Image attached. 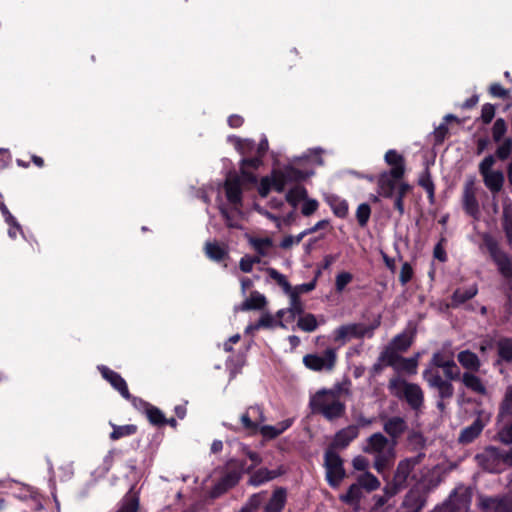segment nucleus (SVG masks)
<instances>
[{
  "mask_svg": "<svg viewBox=\"0 0 512 512\" xmlns=\"http://www.w3.org/2000/svg\"><path fill=\"white\" fill-rule=\"evenodd\" d=\"M482 245L485 247L492 259L497 265L498 271L504 278H512V258L499 248L498 241L489 233H482Z\"/></svg>",
  "mask_w": 512,
  "mask_h": 512,
  "instance_id": "nucleus-1",
  "label": "nucleus"
},
{
  "mask_svg": "<svg viewBox=\"0 0 512 512\" xmlns=\"http://www.w3.org/2000/svg\"><path fill=\"white\" fill-rule=\"evenodd\" d=\"M332 394L331 391L322 389L318 391L310 400V407L314 413L322 414L327 420L332 421L342 417L345 414L346 406L339 400H334L327 404L325 396Z\"/></svg>",
  "mask_w": 512,
  "mask_h": 512,
  "instance_id": "nucleus-2",
  "label": "nucleus"
},
{
  "mask_svg": "<svg viewBox=\"0 0 512 512\" xmlns=\"http://www.w3.org/2000/svg\"><path fill=\"white\" fill-rule=\"evenodd\" d=\"M324 467L328 484L332 488H338L346 477L343 459L336 451L327 449L324 453Z\"/></svg>",
  "mask_w": 512,
  "mask_h": 512,
  "instance_id": "nucleus-3",
  "label": "nucleus"
},
{
  "mask_svg": "<svg viewBox=\"0 0 512 512\" xmlns=\"http://www.w3.org/2000/svg\"><path fill=\"white\" fill-rule=\"evenodd\" d=\"M247 184L243 178L237 173H228L223 189L229 205L236 212L240 211L243 203V185Z\"/></svg>",
  "mask_w": 512,
  "mask_h": 512,
  "instance_id": "nucleus-4",
  "label": "nucleus"
},
{
  "mask_svg": "<svg viewBox=\"0 0 512 512\" xmlns=\"http://www.w3.org/2000/svg\"><path fill=\"white\" fill-rule=\"evenodd\" d=\"M478 465L489 473H500L502 461L501 449L495 446H487L482 453L475 455Z\"/></svg>",
  "mask_w": 512,
  "mask_h": 512,
  "instance_id": "nucleus-5",
  "label": "nucleus"
},
{
  "mask_svg": "<svg viewBox=\"0 0 512 512\" xmlns=\"http://www.w3.org/2000/svg\"><path fill=\"white\" fill-rule=\"evenodd\" d=\"M336 351L333 348H327L324 355L307 354L303 358L304 365L314 371L327 370L330 371L334 368L336 363Z\"/></svg>",
  "mask_w": 512,
  "mask_h": 512,
  "instance_id": "nucleus-6",
  "label": "nucleus"
},
{
  "mask_svg": "<svg viewBox=\"0 0 512 512\" xmlns=\"http://www.w3.org/2000/svg\"><path fill=\"white\" fill-rule=\"evenodd\" d=\"M423 378L431 388L438 390V397L441 400L453 397L454 387L451 381L443 379L438 372H433L431 368H427L423 371Z\"/></svg>",
  "mask_w": 512,
  "mask_h": 512,
  "instance_id": "nucleus-7",
  "label": "nucleus"
},
{
  "mask_svg": "<svg viewBox=\"0 0 512 512\" xmlns=\"http://www.w3.org/2000/svg\"><path fill=\"white\" fill-rule=\"evenodd\" d=\"M395 396L404 398L411 409L418 411L424 403V394L421 387L416 383L403 382V391L396 392Z\"/></svg>",
  "mask_w": 512,
  "mask_h": 512,
  "instance_id": "nucleus-8",
  "label": "nucleus"
},
{
  "mask_svg": "<svg viewBox=\"0 0 512 512\" xmlns=\"http://www.w3.org/2000/svg\"><path fill=\"white\" fill-rule=\"evenodd\" d=\"M427 496L418 485H415L406 493L402 507L411 512H420L427 502Z\"/></svg>",
  "mask_w": 512,
  "mask_h": 512,
  "instance_id": "nucleus-9",
  "label": "nucleus"
},
{
  "mask_svg": "<svg viewBox=\"0 0 512 512\" xmlns=\"http://www.w3.org/2000/svg\"><path fill=\"white\" fill-rule=\"evenodd\" d=\"M263 164L262 157L256 156L254 157H246L240 161V176L245 180V182L249 185H255L258 182L257 175L253 172L254 170H258L259 167Z\"/></svg>",
  "mask_w": 512,
  "mask_h": 512,
  "instance_id": "nucleus-10",
  "label": "nucleus"
},
{
  "mask_svg": "<svg viewBox=\"0 0 512 512\" xmlns=\"http://www.w3.org/2000/svg\"><path fill=\"white\" fill-rule=\"evenodd\" d=\"M98 370L102 377L108 381L111 386L121 394L123 398H131L127 383L119 373L104 365L98 366Z\"/></svg>",
  "mask_w": 512,
  "mask_h": 512,
  "instance_id": "nucleus-11",
  "label": "nucleus"
},
{
  "mask_svg": "<svg viewBox=\"0 0 512 512\" xmlns=\"http://www.w3.org/2000/svg\"><path fill=\"white\" fill-rule=\"evenodd\" d=\"M408 429V425L404 418L399 416H394L389 418L383 425V430L387 433L392 440V445L390 447L391 451H394V447L398 443V439L401 435Z\"/></svg>",
  "mask_w": 512,
  "mask_h": 512,
  "instance_id": "nucleus-12",
  "label": "nucleus"
},
{
  "mask_svg": "<svg viewBox=\"0 0 512 512\" xmlns=\"http://www.w3.org/2000/svg\"><path fill=\"white\" fill-rule=\"evenodd\" d=\"M358 425H349L339 430L327 449H345L351 441L358 437Z\"/></svg>",
  "mask_w": 512,
  "mask_h": 512,
  "instance_id": "nucleus-13",
  "label": "nucleus"
},
{
  "mask_svg": "<svg viewBox=\"0 0 512 512\" xmlns=\"http://www.w3.org/2000/svg\"><path fill=\"white\" fill-rule=\"evenodd\" d=\"M245 465V461H239L234 459L230 460L228 462L230 470L227 473H225V475L220 479L222 484L226 486V488L228 489L235 487L239 483L242 474L245 471Z\"/></svg>",
  "mask_w": 512,
  "mask_h": 512,
  "instance_id": "nucleus-14",
  "label": "nucleus"
},
{
  "mask_svg": "<svg viewBox=\"0 0 512 512\" xmlns=\"http://www.w3.org/2000/svg\"><path fill=\"white\" fill-rule=\"evenodd\" d=\"M477 187L473 179L467 180L463 189L464 210L474 216L479 212V204L476 198Z\"/></svg>",
  "mask_w": 512,
  "mask_h": 512,
  "instance_id": "nucleus-15",
  "label": "nucleus"
},
{
  "mask_svg": "<svg viewBox=\"0 0 512 512\" xmlns=\"http://www.w3.org/2000/svg\"><path fill=\"white\" fill-rule=\"evenodd\" d=\"M416 332V326L409 325L402 333L396 335L389 345L397 352H406L413 344Z\"/></svg>",
  "mask_w": 512,
  "mask_h": 512,
  "instance_id": "nucleus-16",
  "label": "nucleus"
},
{
  "mask_svg": "<svg viewBox=\"0 0 512 512\" xmlns=\"http://www.w3.org/2000/svg\"><path fill=\"white\" fill-rule=\"evenodd\" d=\"M403 177L392 175L391 171H385L378 177L379 194L385 198H391L396 189V184Z\"/></svg>",
  "mask_w": 512,
  "mask_h": 512,
  "instance_id": "nucleus-17",
  "label": "nucleus"
},
{
  "mask_svg": "<svg viewBox=\"0 0 512 512\" xmlns=\"http://www.w3.org/2000/svg\"><path fill=\"white\" fill-rule=\"evenodd\" d=\"M367 335L366 325L364 324H349L342 325L336 330L335 340H345L347 338H362Z\"/></svg>",
  "mask_w": 512,
  "mask_h": 512,
  "instance_id": "nucleus-18",
  "label": "nucleus"
},
{
  "mask_svg": "<svg viewBox=\"0 0 512 512\" xmlns=\"http://www.w3.org/2000/svg\"><path fill=\"white\" fill-rule=\"evenodd\" d=\"M385 162L391 166L392 175L396 177H403L405 173V159L396 150L390 149L385 153Z\"/></svg>",
  "mask_w": 512,
  "mask_h": 512,
  "instance_id": "nucleus-19",
  "label": "nucleus"
},
{
  "mask_svg": "<svg viewBox=\"0 0 512 512\" xmlns=\"http://www.w3.org/2000/svg\"><path fill=\"white\" fill-rule=\"evenodd\" d=\"M266 306V297L258 291H252L247 299H245L239 306L235 307V311L262 310Z\"/></svg>",
  "mask_w": 512,
  "mask_h": 512,
  "instance_id": "nucleus-20",
  "label": "nucleus"
},
{
  "mask_svg": "<svg viewBox=\"0 0 512 512\" xmlns=\"http://www.w3.org/2000/svg\"><path fill=\"white\" fill-rule=\"evenodd\" d=\"M484 426L485 424L482 419L477 417L471 425L465 427L461 431L458 437V442L461 444L472 443L481 434Z\"/></svg>",
  "mask_w": 512,
  "mask_h": 512,
  "instance_id": "nucleus-21",
  "label": "nucleus"
},
{
  "mask_svg": "<svg viewBox=\"0 0 512 512\" xmlns=\"http://www.w3.org/2000/svg\"><path fill=\"white\" fill-rule=\"evenodd\" d=\"M287 501V490L284 487L276 488L268 503L264 507V512H282Z\"/></svg>",
  "mask_w": 512,
  "mask_h": 512,
  "instance_id": "nucleus-22",
  "label": "nucleus"
},
{
  "mask_svg": "<svg viewBox=\"0 0 512 512\" xmlns=\"http://www.w3.org/2000/svg\"><path fill=\"white\" fill-rule=\"evenodd\" d=\"M485 186L490 190L492 194L499 193L505 181V177L502 171L495 170L482 175Z\"/></svg>",
  "mask_w": 512,
  "mask_h": 512,
  "instance_id": "nucleus-23",
  "label": "nucleus"
},
{
  "mask_svg": "<svg viewBox=\"0 0 512 512\" xmlns=\"http://www.w3.org/2000/svg\"><path fill=\"white\" fill-rule=\"evenodd\" d=\"M368 445L363 448V451L365 453H384L385 448L387 447L389 440L387 437H385L382 433L377 432L372 434L368 438Z\"/></svg>",
  "mask_w": 512,
  "mask_h": 512,
  "instance_id": "nucleus-24",
  "label": "nucleus"
},
{
  "mask_svg": "<svg viewBox=\"0 0 512 512\" xmlns=\"http://www.w3.org/2000/svg\"><path fill=\"white\" fill-rule=\"evenodd\" d=\"M205 254L213 261L221 262L228 258V250L225 245H220L217 241H207L205 243Z\"/></svg>",
  "mask_w": 512,
  "mask_h": 512,
  "instance_id": "nucleus-25",
  "label": "nucleus"
},
{
  "mask_svg": "<svg viewBox=\"0 0 512 512\" xmlns=\"http://www.w3.org/2000/svg\"><path fill=\"white\" fill-rule=\"evenodd\" d=\"M458 362L467 370L472 372H478L481 366L480 359L478 356L470 351L464 350L458 353L457 355Z\"/></svg>",
  "mask_w": 512,
  "mask_h": 512,
  "instance_id": "nucleus-26",
  "label": "nucleus"
},
{
  "mask_svg": "<svg viewBox=\"0 0 512 512\" xmlns=\"http://www.w3.org/2000/svg\"><path fill=\"white\" fill-rule=\"evenodd\" d=\"M462 383L466 388L470 389L473 392H476L480 395H486L487 389L485 385L482 383L480 377L475 375L474 373L465 372L460 378Z\"/></svg>",
  "mask_w": 512,
  "mask_h": 512,
  "instance_id": "nucleus-27",
  "label": "nucleus"
},
{
  "mask_svg": "<svg viewBox=\"0 0 512 512\" xmlns=\"http://www.w3.org/2000/svg\"><path fill=\"white\" fill-rule=\"evenodd\" d=\"M362 497H363L362 488L360 487L359 483L356 482L349 486V488L345 494H341L339 496V500L342 503H345L347 505L356 506V505H359Z\"/></svg>",
  "mask_w": 512,
  "mask_h": 512,
  "instance_id": "nucleus-28",
  "label": "nucleus"
},
{
  "mask_svg": "<svg viewBox=\"0 0 512 512\" xmlns=\"http://www.w3.org/2000/svg\"><path fill=\"white\" fill-rule=\"evenodd\" d=\"M478 507L482 512H500V495L478 496Z\"/></svg>",
  "mask_w": 512,
  "mask_h": 512,
  "instance_id": "nucleus-29",
  "label": "nucleus"
},
{
  "mask_svg": "<svg viewBox=\"0 0 512 512\" xmlns=\"http://www.w3.org/2000/svg\"><path fill=\"white\" fill-rule=\"evenodd\" d=\"M229 141L241 155H250L256 148L255 141L251 139H242L237 136H230Z\"/></svg>",
  "mask_w": 512,
  "mask_h": 512,
  "instance_id": "nucleus-30",
  "label": "nucleus"
},
{
  "mask_svg": "<svg viewBox=\"0 0 512 512\" xmlns=\"http://www.w3.org/2000/svg\"><path fill=\"white\" fill-rule=\"evenodd\" d=\"M412 471L413 468L411 467L410 462L401 460L397 465V468L393 476V480L399 483L400 485H403L404 488H406L407 479Z\"/></svg>",
  "mask_w": 512,
  "mask_h": 512,
  "instance_id": "nucleus-31",
  "label": "nucleus"
},
{
  "mask_svg": "<svg viewBox=\"0 0 512 512\" xmlns=\"http://www.w3.org/2000/svg\"><path fill=\"white\" fill-rule=\"evenodd\" d=\"M290 298V306L287 309L288 317L287 321H293L297 315L304 314V304L302 303L300 296L295 292L288 295Z\"/></svg>",
  "mask_w": 512,
  "mask_h": 512,
  "instance_id": "nucleus-32",
  "label": "nucleus"
},
{
  "mask_svg": "<svg viewBox=\"0 0 512 512\" xmlns=\"http://www.w3.org/2000/svg\"><path fill=\"white\" fill-rule=\"evenodd\" d=\"M357 482L360 487L365 489L367 492L375 491L380 487V481L378 478L369 471H365L363 474L359 475Z\"/></svg>",
  "mask_w": 512,
  "mask_h": 512,
  "instance_id": "nucleus-33",
  "label": "nucleus"
},
{
  "mask_svg": "<svg viewBox=\"0 0 512 512\" xmlns=\"http://www.w3.org/2000/svg\"><path fill=\"white\" fill-rule=\"evenodd\" d=\"M478 292L477 286L473 285L467 289L458 288L453 292L452 302L454 305H460L472 299Z\"/></svg>",
  "mask_w": 512,
  "mask_h": 512,
  "instance_id": "nucleus-34",
  "label": "nucleus"
},
{
  "mask_svg": "<svg viewBox=\"0 0 512 512\" xmlns=\"http://www.w3.org/2000/svg\"><path fill=\"white\" fill-rule=\"evenodd\" d=\"M496 345L499 357L505 362H512V338L503 337Z\"/></svg>",
  "mask_w": 512,
  "mask_h": 512,
  "instance_id": "nucleus-35",
  "label": "nucleus"
},
{
  "mask_svg": "<svg viewBox=\"0 0 512 512\" xmlns=\"http://www.w3.org/2000/svg\"><path fill=\"white\" fill-rule=\"evenodd\" d=\"M306 198L307 190L302 185H296L292 187L286 194L287 202L293 207H296L299 202L305 200Z\"/></svg>",
  "mask_w": 512,
  "mask_h": 512,
  "instance_id": "nucleus-36",
  "label": "nucleus"
},
{
  "mask_svg": "<svg viewBox=\"0 0 512 512\" xmlns=\"http://www.w3.org/2000/svg\"><path fill=\"white\" fill-rule=\"evenodd\" d=\"M418 184L427 192L430 201H433L435 195V186L428 167H426L420 174Z\"/></svg>",
  "mask_w": 512,
  "mask_h": 512,
  "instance_id": "nucleus-37",
  "label": "nucleus"
},
{
  "mask_svg": "<svg viewBox=\"0 0 512 512\" xmlns=\"http://www.w3.org/2000/svg\"><path fill=\"white\" fill-rule=\"evenodd\" d=\"M266 272L268 273L270 278L275 280L276 283L283 289L285 294L290 295L291 293H293V287L283 274H281L276 269L271 267L266 268Z\"/></svg>",
  "mask_w": 512,
  "mask_h": 512,
  "instance_id": "nucleus-38",
  "label": "nucleus"
},
{
  "mask_svg": "<svg viewBox=\"0 0 512 512\" xmlns=\"http://www.w3.org/2000/svg\"><path fill=\"white\" fill-rule=\"evenodd\" d=\"M508 125L504 118H497L491 128L492 139L495 143L504 140L507 133Z\"/></svg>",
  "mask_w": 512,
  "mask_h": 512,
  "instance_id": "nucleus-39",
  "label": "nucleus"
},
{
  "mask_svg": "<svg viewBox=\"0 0 512 512\" xmlns=\"http://www.w3.org/2000/svg\"><path fill=\"white\" fill-rule=\"evenodd\" d=\"M402 356L392 348L390 345L386 346L379 355V360L383 361L385 365L395 367L396 363L400 362Z\"/></svg>",
  "mask_w": 512,
  "mask_h": 512,
  "instance_id": "nucleus-40",
  "label": "nucleus"
},
{
  "mask_svg": "<svg viewBox=\"0 0 512 512\" xmlns=\"http://www.w3.org/2000/svg\"><path fill=\"white\" fill-rule=\"evenodd\" d=\"M498 144L494 155L498 160L506 161L512 154V138L506 137Z\"/></svg>",
  "mask_w": 512,
  "mask_h": 512,
  "instance_id": "nucleus-41",
  "label": "nucleus"
},
{
  "mask_svg": "<svg viewBox=\"0 0 512 512\" xmlns=\"http://www.w3.org/2000/svg\"><path fill=\"white\" fill-rule=\"evenodd\" d=\"M297 327L305 332H313L318 327V322L314 314L306 313L297 321Z\"/></svg>",
  "mask_w": 512,
  "mask_h": 512,
  "instance_id": "nucleus-42",
  "label": "nucleus"
},
{
  "mask_svg": "<svg viewBox=\"0 0 512 512\" xmlns=\"http://www.w3.org/2000/svg\"><path fill=\"white\" fill-rule=\"evenodd\" d=\"M137 432V426L134 424H127L122 426L113 425V431L110 433L112 440H118L125 436L133 435Z\"/></svg>",
  "mask_w": 512,
  "mask_h": 512,
  "instance_id": "nucleus-43",
  "label": "nucleus"
},
{
  "mask_svg": "<svg viewBox=\"0 0 512 512\" xmlns=\"http://www.w3.org/2000/svg\"><path fill=\"white\" fill-rule=\"evenodd\" d=\"M330 207L333 213L339 218H345L348 215V203L338 197H332L329 200Z\"/></svg>",
  "mask_w": 512,
  "mask_h": 512,
  "instance_id": "nucleus-44",
  "label": "nucleus"
},
{
  "mask_svg": "<svg viewBox=\"0 0 512 512\" xmlns=\"http://www.w3.org/2000/svg\"><path fill=\"white\" fill-rule=\"evenodd\" d=\"M389 451L391 455H388L387 453L376 454L374 468L378 473L384 472L391 465L392 459L394 457V451H391L390 449Z\"/></svg>",
  "mask_w": 512,
  "mask_h": 512,
  "instance_id": "nucleus-45",
  "label": "nucleus"
},
{
  "mask_svg": "<svg viewBox=\"0 0 512 512\" xmlns=\"http://www.w3.org/2000/svg\"><path fill=\"white\" fill-rule=\"evenodd\" d=\"M145 414L152 425L158 427L164 426L165 416L159 408L151 405L148 407Z\"/></svg>",
  "mask_w": 512,
  "mask_h": 512,
  "instance_id": "nucleus-46",
  "label": "nucleus"
},
{
  "mask_svg": "<svg viewBox=\"0 0 512 512\" xmlns=\"http://www.w3.org/2000/svg\"><path fill=\"white\" fill-rule=\"evenodd\" d=\"M271 178H272V185H273V189L278 192V193H281L284 191L285 189V186L288 182L283 170H276L274 169L272 172H271Z\"/></svg>",
  "mask_w": 512,
  "mask_h": 512,
  "instance_id": "nucleus-47",
  "label": "nucleus"
},
{
  "mask_svg": "<svg viewBox=\"0 0 512 512\" xmlns=\"http://www.w3.org/2000/svg\"><path fill=\"white\" fill-rule=\"evenodd\" d=\"M442 369L444 370V375L446 379L450 381L460 380V369L452 358L447 360L446 365Z\"/></svg>",
  "mask_w": 512,
  "mask_h": 512,
  "instance_id": "nucleus-48",
  "label": "nucleus"
},
{
  "mask_svg": "<svg viewBox=\"0 0 512 512\" xmlns=\"http://www.w3.org/2000/svg\"><path fill=\"white\" fill-rule=\"evenodd\" d=\"M249 242L253 246L255 251L261 256H265L267 254L266 248L272 246V240L269 237H250Z\"/></svg>",
  "mask_w": 512,
  "mask_h": 512,
  "instance_id": "nucleus-49",
  "label": "nucleus"
},
{
  "mask_svg": "<svg viewBox=\"0 0 512 512\" xmlns=\"http://www.w3.org/2000/svg\"><path fill=\"white\" fill-rule=\"evenodd\" d=\"M512 415V387L509 386L505 392L504 398L500 403L499 416H511Z\"/></svg>",
  "mask_w": 512,
  "mask_h": 512,
  "instance_id": "nucleus-50",
  "label": "nucleus"
},
{
  "mask_svg": "<svg viewBox=\"0 0 512 512\" xmlns=\"http://www.w3.org/2000/svg\"><path fill=\"white\" fill-rule=\"evenodd\" d=\"M288 182H300L305 180L308 177V173L302 171L294 166H287L283 170Z\"/></svg>",
  "mask_w": 512,
  "mask_h": 512,
  "instance_id": "nucleus-51",
  "label": "nucleus"
},
{
  "mask_svg": "<svg viewBox=\"0 0 512 512\" xmlns=\"http://www.w3.org/2000/svg\"><path fill=\"white\" fill-rule=\"evenodd\" d=\"M420 354L416 353L413 357L405 358L402 357L400 360V369L407 372L410 375L416 374L418 366V358Z\"/></svg>",
  "mask_w": 512,
  "mask_h": 512,
  "instance_id": "nucleus-52",
  "label": "nucleus"
},
{
  "mask_svg": "<svg viewBox=\"0 0 512 512\" xmlns=\"http://www.w3.org/2000/svg\"><path fill=\"white\" fill-rule=\"evenodd\" d=\"M139 509V499L134 495L124 497L120 508L116 512H137Z\"/></svg>",
  "mask_w": 512,
  "mask_h": 512,
  "instance_id": "nucleus-53",
  "label": "nucleus"
},
{
  "mask_svg": "<svg viewBox=\"0 0 512 512\" xmlns=\"http://www.w3.org/2000/svg\"><path fill=\"white\" fill-rule=\"evenodd\" d=\"M441 482L439 475L425 476L417 485L428 495L430 491L436 488Z\"/></svg>",
  "mask_w": 512,
  "mask_h": 512,
  "instance_id": "nucleus-54",
  "label": "nucleus"
},
{
  "mask_svg": "<svg viewBox=\"0 0 512 512\" xmlns=\"http://www.w3.org/2000/svg\"><path fill=\"white\" fill-rule=\"evenodd\" d=\"M271 481L267 468H260L255 471L249 478L248 484L252 486H260L261 484Z\"/></svg>",
  "mask_w": 512,
  "mask_h": 512,
  "instance_id": "nucleus-55",
  "label": "nucleus"
},
{
  "mask_svg": "<svg viewBox=\"0 0 512 512\" xmlns=\"http://www.w3.org/2000/svg\"><path fill=\"white\" fill-rule=\"evenodd\" d=\"M258 325L261 326V328L266 329H271L275 326L286 328V325L282 320L275 321L274 317L269 312H266L261 315V317L258 320Z\"/></svg>",
  "mask_w": 512,
  "mask_h": 512,
  "instance_id": "nucleus-56",
  "label": "nucleus"
},
{
  "mask_svg": "<svg viewBox=\"0 0 512 512\" xmlns=\"http://www.w3.org/2000/svg\"><path fill=\"white\" fill-rule=\"evenodd\" d=\"M495 439L499 440L504 445L512 444V422L505 424L497 432Z\"/></svg>",
  "mask_w": 512,
  "mask_h": 512,
  "instance_id": "nucleus-57",
  "label": "nucleus"
},
{
  "mask_svg": "<svg viewBox=\"0 0 512 512\" xmlns=\"http://www.w3.org/2000/svg\"><path fill=\"white\" fill-rule=\"evenodd\" d=\"M496 107L491 103H485L481 109V115L479 120L484 124L488 125L492 122L495 117Z\"/></svg>",
  "mask_w": 512,
  "mask_h": 512,
  "instance_id": "nucleus-58",
  "label": "nucleus"
},
{
  "mask_svg": "<svg viewBox=\"0 0 512 512\" xmlns=\"http://www.w3.org/2000/svg\"><path fill=\"white\" fill-rule=\"evenodd\" d=\"M371 215V207L368 203H361L356 211L358 224H367Z\"/></svg>",
  "mask_w": 512,
  "mask_h": 512,
  "instance_id": "nucleus-59",
  "label": "nucleus"
},
{
  "mask_svg": "<svg viewBox=\"0 0 512 512\" xmlns=\"http://www.w3.org/2000/svg\"><path fill=\"white\" fill-rule=\"evenodd\" d=\"M470 497H471V492L469 491L468 488H464V487H457L456 489H454L452 491V493L450 494L449 498L452 499V498H456V500L459 502V503H467L470 501Z\"/></svg>",
  "mask_w": 512,
  "mask_h": 512,
  "instance_id": "nucleus-60",
  "label": "nucleus"
},
{
  "mask_svg": "<svg viewBox=\"0 0 512 512\" xmlns=\"http://www.w3.org/2000/svg\"><path fill=\"white\" fill-rule=\"evenodd\" d=\"M449 133V129L446 123H441L437 128L434 130V145L439 146L443 144L445 138L447 137Z\"/></svg>",
  "mask_w": 512,
  "mask_h": 512,
  "instance_id": "nucleus-61",
  "label": "nucleus"
},
{
  "mask_svg": "<svg viewBox=\"0 0 512 512\" xmlns=\"http://www.w3.org/2000/svg\"><path fill=\"white\" fill-rule=\"evenodd\" d=\"M490 95L495 98L505 99L509 95V91L505 89L500 83H492L488 89Z\"/></svg>",
  "mask_w": 512,
  "mask_h": 512,
  "instance_id": "nucleus-62",
  "label": "nucleus"
},
{
  "mask_svg": "<svg viewBox=\"0 0 512 512\" xmlns=\"http://www.w3.org/2000/svg\"><path fill=\"white\" fill-rule=\"evenodd\" d=\"M413 274H414L413 268L410 265V263H408V262L403 263L401 270H400V275H399L400 283L403 286L406 285L409 281H411Z\"/></svg>",
  "mask_w": 512,
  "mask_h": 512,
  "instance_id": "nucleus-63",
  "label": "nucleus"
},
{
  "mask_svg": "<svg viewBox=\"0 0 512 512\" xmlns=\"http://www.w3.org/2000/svg\"><path fill=\"white\" fill-rule=\"evenodd\" d=\"M500 512H512V493L500 495Z\"/></svg>",
  "mask_w": 512,
  "mask_h": 512,
  "instance_id": "nucleus-64",
  "label": "nucleus"
}]
</instances>
